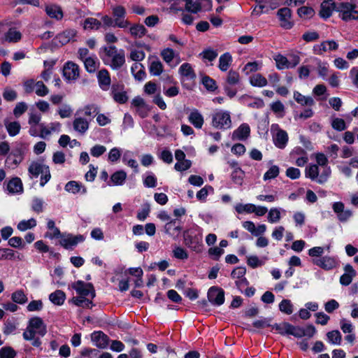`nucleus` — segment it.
Listing matches in <instances>:
<instances>
[{"mask_svg":"<svg viewBox=\"0 0 358 358\" xmlns=\"http://www.w3.org/2000/svg\"><path fill=\"white\" fill-rule=\"evenodd\" d=\"M47 334V327L42 318L33 317L29 319L27 329L22 334L25 341L34 339L36 334L43 337Z\"/></svg>","mask_w":358,"mask_h":358,"instance_id":"1","label":"nucleus"},{"mask_svg":"<svg viewBox=\"0 0 358 358\" xmlns=\"http://www.w3.org/2000/svg\"><path fill=\"white\" fill-rule=\"evenodd\" d=\"M356 8L355 3L343 1L338 3L336 12L342 20L349 22L358 20V10Z\"/></svg>","mask_w":358,"mask_h":358,"instance_id":"2","label":"nucleus"},{"mask_svg":"<svg viewBox=\"0 0 358 358\" xmlns=\"http://www.w3.org/2000/svg\"><path fill=\"white\" fill-rule=\"evenodd\" d=\"M27 151V147L25 144L16 145L7 156L6 166L12 169L16 168L23 161Z\"/></svg>","mask_w":358,"mask_h":358,"instance_id":"3","label":"nucleus"},{"mask_svg":"<svg viewBox=\"0 0 358 358\" xmlns=\"http://www.w3.org/2000/svg\"><path fill=\"white\" fill-rule=\"evenodd\" d=\"M212 125L217 129H227L231 127V120L228 111L220 110L216 112L212 117Z\"/></svg>","mask_w":358,"mask_h":358,"instance_id":"4","label":"nucleus"},{"mask_svg":"<svg viewBox=\"0 0 358 358\" xmlns=\"http://www.w3.org/2000/svg\"><path fill=\"white\" fill-rule=\"evenodd\" d=\"M111 10L115 26L119 28H127L131 25L130 22L125 19L127 12L124 7L122 6H113L111 7Z\"/></svg>","mask_w":358,"mask_h":358,"instance_id":"5","label":"nucleus"},{"mask_svg":"<svg viewBox=\"0 0 358 358\" xmlns=\"http://www.w3.org/2000/svg\"><path fill=\"white\" fill-rule=\"evenodd\" d=\"M72 288L76 291L77 294L83 297L90 295L92 299L96 296L94 286L90 282L86 283L82 280H78L72 285Z\"/></svg>","mask_w":358,"mask_h":358,"instance_id":"6","label":"nucleus"},{"mask_svg":"<svg viewBox=\"0 0 358 358\" xmlns=\"http://www.w3.org/2000/svg\"><path fill=\"white\" fill-rule=\"evenodd\" d=\"M207 296L208 301L213 306H220L224 302V291L217 286L209 288Z\"/></svg>","mask_w":358,"mask_h":358,"instance_id":"7","label":"nucleus"},{"mask_svg":"<svg viewBox=\"0 0 358 358\" xmlns=\"http://www.w3.org/2000/svg\"><path fill=\"white\" fill-rule=\"evenodd\" d=\"M63 76L67 82L75 81L80 76V68L73 62H67L63 67Z\"/></svg>","mask_w":358,"mask_h":358,"instance_id":"8","label":"nucleus"},{"mask_svg":"<svg viewBox=\"0 0 358 358\" xmlns=\"http://www.w3.org/2000/svg\"><path fill=\"white\" fill-rule=\"evenodd\" d=\"M85 241V237L83 235L73 236L72 234H67L63 236L61 238L59 243L66 250H72L79 243H82Z\"/></svg>","mask_w":358,"mask_h":358,"instance_id":"9","label":"nucleus"},{"mask_svg":"<svg viewBox=\"0 0 358 358\" xmlns=\"http://www.w3.org/2000/svg\"><path fill=\"white\" fill-rule=\"evenodd\" d=\"M178 73L182 77L181 83L182 85L185 88L189 89V87L187 86V85L185 83V81L187 80H194L196 78V75L191 64L189 63L182 64L179 68Z\"/></svg>","mask_w":358,"mask_h":358,"instance_id":"10","label":"nucleus"},{"mask_svg":"<svg viewBox=\"0 0 358 358\" xmlns=\"http://www.w3.org/2000/svg\"><path fill=\"white\" fill-rule=\"evenodd\" d=\"M277 15L280 22V26L286 29H289L293 27V22H291L292 11L287 7L280 8Z\"/></svg>","mask_w":358,"mask_h":358,"instance_id":"11","label":"nucleus"},{"mask_svg":"<svg viewBox=\"0 0 358 358\" xmlns=\"http://www.w3.org/2000/svg\"><path fill=\"white\" fill-rule=\"evenodd\" d=\"M91 340L100 349L106 348L110 342L109 337L101 331H94L91 334Z\"/></svg>","mask_w":358,"mask_h":358,"instance_id":"12","label":"nucleus"},{"mask_svg":"<svg viewBox=\"0 0 358 358\" xmlns=\"http://www.w3.org/2000/svg\"><path fill=\"white\" fill-rule=\"evenodd\" d=\"M337 6L338 3L334 2L333 0L324 1L320 6L319 13L320 17L324 20L329 18L332 15L334 10L336 12Z\"/></svg>","mask_w":358,"mask_h":358,"instance_id":"13","label":"nucleus"},{"mask_svg":"<svg viewBox=\"0 0 358 358\" xmlns=\"http://www.w3.org/2000/svg\"><path fill=\"white\" fill-rule=\"evenodd\" d=\"M250 126L246 123H243L234 131L231 139L233 141H245L250 136Z\"/></svg>","mask_w":358,"mask_h":358,"instance_id":"14","label":"nucleus"},{"mask_svg":"<svg viewBox=\"0 0 358 358\" xmlns=\"http://www.w3.org/2000/svg\"><path fill=\"white\" fill-rule=\"evenodd\" d=\"M338 48V45L335 41H325L320 44L315 45L313 47V52L315 54L320 55L327 50H336Z\"/></svg>","mask_w":358,"mask_h":358,"instance_id":"15","label":"nucleus"},{"mask_svg":"<svg viewBox=\"0 0 358 358\" xmlns=\"http://www.w3.org/2000/svg\"><path fill=\"white\" fill-rule=\"evenodd\" d=\"M101 49L103 51V55L100 56L106 65L111 62L113 58L120 53V50H118L115 45L104 46Z\"/></svg>","mask_w":358,"mask_h":358,"instance_id":"16","label":"nucleus"},{"mask_svg":"<svg viewBox=\"0 0 358 358\" xmlns=\"http://www.w3.org/2000/svg\"><path fill=\"white\" fill-rule=\"evenodd\" d=\"M127 177V174L124 170L117 171L110 176L108 185L122 186L124 184Z\"/></svg>","mask_w":358,"mask_h":358,"instance_id":"17","label":"nucleus"},{"mask_svg":"<svg viewBox=\"0 0 358 358\" xmlns=\"http://www.w3.org/2000/svg\"><path fill=\"white\" fill-rule=\"evenodd\" d=\"M345 273L340 278V283L343 286L349 285L356 275L352 266L348 264L344 266Z\"/></svg>","mask_w":358,"mask_h":358,"instance_id":"18","label":"nucleus"},{"mask_svg":"<svg viewBox=\"0 0 358 358\" xmlns=\"http://www.w3.org/2000/svg\"><path fill=\"white\" fill-rule=\"evenodd\" d=\"M97 79L101 90L107 91L110 85L111 79L106 69H101L97 73Z\"/></svg>","mask_w":358,"mask_h":358,"instance_id":"19","label":"nucleus"},{"mask_svg":"<svg viewBox=\"0 0 358 358\" xmlns=\"http://www.w3.org/2000/svg\"><path fill=\"white\" fill-rule=\"evenodd\" d=\"M287 142V133L283 129H278L275 135L273 136L274 145L280 149H283L286 147Z\"/></svg>","mask_w":358,"mask_h":358,"instance_id":"20","label":"nucleus"},{"mask_svg":"<svg viewBox=\"0 0 358 358\" xmlns=\"http://www.w3.org/2000/svg\"><path fill=\"white\" fill-rule=\"evenodd\" d=\"M313 264L324 270H331L336 267V261L334 257L325 256L319 259L313 260Z\"/></svg>","mask_w":358,"mask_h":358,"instance_id":"21","label":"nucleus"},{"mask_svg":"<svg viewBox=\"0 0 358 358\" xmlns=\"http://www.w3.org/2000/svg\"><path fill=\"white\" fill-rule=\"evenodd\" d=\"M6 188L10 194H21L23 192L22 182L18 177L10 179L7 184Z\"/></svg>","mask_w":358,"mask_h":358,"instance_id":"22","label":"nucleus"},{"mask_svg":"<svg viewBox=\"0 0 358 358\" xmlns=\"http://www.w3.org/2000/svg\"><path fill=\"white\" fill-rule=\"evenodd\" d=\"M188 120L196 129H201L204 122L203 115L197 109L190 112Z\"/></svg>","mask_w":358,"mask_h":358,"instance_id":"23","label":"nucleus"},{"mask_svg":"<svg viewBox=\"0 0 358 358\" xmlns=\"http://www.w3.org/2000/svg\"><path fill=\"white\" fill-rule=\"evenodd\" d=\"M45 10L46 14L51 18L59 20L63 17V11L61 7L56 4L47 5Z\"/></svg>","mask_w":358,"mask_h":358,"instance_id":"24","label":"nucleus"},{"mask_svg":"<svg viewBox=\"0 0 358 358\" xmlns=\"http://www.w3.org/2000/svg\"><path fill=\"white\" fill-rule=\"evenodd\" d=\"M64 189L72 194H76L79 192H81L83 194L87 192L86 187L83 186L81 183L75 180L68 182L64 187Z\"/></svg>","mask_w":358,"mask_h":358,"instance_id":"25","label":"nucleus"},{"mask_svg":"<svg viewBox=\"0 0 358 358\" xmlns=\"http://www.w3.org/2000/svg\"><path fill=\"white\" fill-rule=\"evenodd\" d=\"M73 127L75 131L84 134L89 129V122L83 117H76L73 122Z\"/></svg>","mask_w":358,"mask_h":358,"instance_id":"26","label":"nucleus"},{"mask_svg":"<svg viewBox=\"0 0 358 358\" xmlns=\"http://www.w3.org/2000/svg\"><path fill=\"white\" fill-rule=\"evenodd\" d=\"M76 35V31L75 29H67L61 34H59L56 36V40L61 45H65L69 43Z\"/></svg>","mask_w":358,"mask_h":358,"instance_id":"27","label":"nucleus"},{"mask_svg":"<svg viewBox=\"0 0 358 358\" xmlns=\"http://www.w3.org/2000/svg\"><path fill=\"white\" fill-rule=\"evenodd\" d=\"M45 167L49 166L40 162H32L29 166L28 171L33 177L37 178L45 171Z\"/></svg>","mask_w":358,"mask_h":358,"instance_id":"28","label":"nucleus"},{"mask_svg":"<svg viewBox=\"0 0 358 358\" xmlns=\"http://www.w3.org/2000/svg\"><path fill=\"white\" fill-rule=\"evenodd\" d=\"M129 32L134 38H141L144 36L148 31L141 24H134L130 26Z\"/></svg>","mask_w":358,"mask_h":358,"instance_id":"29","label":"nucleus"},{"mask_svg":"<svg viewBox=\"0 0 358 358\" xmlns=\"http://www.w3.org/2000/svg\"><path fill=\"white\" fill-rule=\"evenodd\" d=\"M3 123L10 136H15L20 133L21 125L18 122H10L8 120L5 119Z\"/></svg>","mask_w":358,"mask_h":358,"instance_id":"30","label":"nucleus"},{"mask_svg":"<svg viewBox=\"0 0 358 358\" xmlns=\"http://www.w3.org/2000/svg\"><path fill=\"white\" fill-rule=\"evenodd\" d=\"M294 99L299 104L303 106H313L315 105V101L311 96H304L297 91L294 92Z\"/></svg>","mask_w":358,"mask_h":358,"instance_id":"31","label":"nucleus"},{"mask_svg":"<svg viewBox=\"0 0 358 358\" xmlns=\"http://www.w3.org/2000/svg\"><path fill=\"white\" fill-rule=\"evenodd\" d=\"M124 63L125 53L124 50L120 49V53L113 58V60L111 61V62H109V64H107L106 65L110 66L114 70H118L124 64Z\"/></svg>","mask_w":358,"mask_h":358,"instance_id":"32","label":"nucleus"},{"mask_svg":"<svg viewBox=\"0 0 358 358\" xmlns=\"http://www.w3.org/2000/svg\"><path fill=\"white\" fill-rule=\"evenodd\" d=\"M49 299L55 305L61 306L66 299V294L63 291L57 289L49 295Z\"/></svg>","mask_w":358,"mask_h":358,"instance_id":"33","label":"nucleus"},{"mask_svg":"<svg viewBox=\"0 0 358 358\" xmlns=\"http://www.w3.org/2000/svg\"><path fill=\"white\" fill-rule=\"evenodd\" d=\"M232 62V57L229 52H225L219 58V69L222 71H227Z\"/></svg>","mask_w":358,"mask_h":358,"instance_id":"34","label":"nucleus"},{"mask_svg":"<svg viewBox=\"0 0 358 358\" xmlns=\"http://www.w3.org/2000/svg\"><path fill=\"white\" fill-rule=\"evenodd\" d=\"M250 83L254 87H262L267 85L268 81L262 74L256 73L250 78Z\"/></svg>","mask_w":358,"mask_h":358,"instance_id":"35","label":"nucleus"},{"mask_svg":"<svg viewBox=\"0 0 358 358\" xmlns=\"http://www.w3.org/2000/svg\"><path fill=\"white\" fill-rule=\"evenodd\" d=\"M83 63L86 71L90 73L96 71L99 64L96 57H88L83 61Z\"/></svg>","mask_w":358,"mask_h":358,"instance_id":"36","label":"nucleus"},{"mask_svg":"<svg viewBox=\"0 0 358 358\" xmlns=\"http://www.w3.org/2000/svg\"><path fill=\"white\" fill-rule=\"evenodd\" d=\"M327 338L329 343L339 345L341 343L342 336L338 330H333L327 334Z\"/></svg>","mask_w":358,"mask_h":358,"instance_id":"37","label":"nucleus"},{"mask_svg":"<svg viewBox=\"0 0 358 358\" xmlns=\"http://www.w3.org/2000/svg\"><path fill=\"white\" fill-rule=\"evenodd\" d=\"M149 71L152 76H159L163 71V65L162 62L158 59L151 62L149 66Z\"/></svg>","mask_w":358,"mask_h":358,"instance_id":"38","label":"nucleus"},{"mask_svg":"<svg viewBox=\"0 0 358 358\" xmlns=\"http://www.w3.org/2000/svg\"><path fill=\"white\" fill-rule=\"evenodd\" d=\"M287 329V334L292 335L296 338H302L304 336L303 328L299 326H294L292 324L286 325Z\"/></svg>","mask_w":358,"mask_h":358,"instance_id":"39","label":"nucleus"},{"mask_svg":"<svg viewBox=\"0 0 358 358\" xmlns=\"http://www.w3.org/2000/svg\"><path fill=\"white\" fill-rule=\"evenodd\" d=\"M72 301L76 306L83 308H90L94 306L92 300L83 296L73 297Z\"/></svg>","mask_w":358,"mask_h":358,"instance_id":"40","label":"nucleus"},{"mask_svg":"<svg viewBox=\"0 0 358 358\" xmlns=\"http://www.w3.org/2000/svg\"><path fill=\"white\" fill-rule=\"evenodd\" d=\"M306 176L312 180H316L319 178V168L317 165H310L306 169Z\"/></svg>","mask_w":358,"mask_h":358,"instance_id":"41","label":"nucleus"},{"mask_svg":"<svg viewBox=\"0 0 358 358\" xmlns=\"http://www.w3.org/2000/svg\"><path fill=\"white\" fill-rule=\"evenodd\" d=\"M36 226V221L34 218L28 220H22L17 224V229L24 231L27 229H32Z\"/></svg>","mask_w":358,"mask_h":358,"instance_id":"42","label":"nucleus"},{"mask_svg":"<svg viewBox=\"0 0 358 358\" xmlns=\"http://www.w3.org/2000/svg\"><path fill=\"white\" fill-rule=\"evenodd\" d=\"M11 299L14 303L24 304L27 301V297L22 290H17L12 294Z\"/></svg>","mask_w":358,"mask_h":358,"instance_id":"43","label":"nucleus"},{"mask_svg":"<svg viewBox=\"0 0 358 358\" xmlns=\"http://www.w3.org/2000/svg\"><path fill=\"white\" fill-rule=\"evenodd\" d=\"M244 175V171L240 167H236L231 173V180L236 184L242 185Z\"/></svg>","mask_w":358,"mask_h":358,"instance_id":"44","label":"nucleus"},{"mask_svg":"<svg viewBox=\"0 0 358 358\" xmlns=\"http://www.w3.org/2000/svg\"><path fill=\"white\" fill-rule=\"evenodd\" d=\"M281 218L280 208H272L268 213L267 219L270 223H277Z\"/></svg>","mask_w":358,"mask_h":358,"instance_id":"45","label":"nucleus"},{"mask_svg":"<svg viewBox=\"0 0 358 358\" xmlns=\"http://www.w3.org/2000/svg\"><path fill=\"white\" fill-rule=\"evenodd\" d=\"M21 33L14 29H10L6 34V40L10 43L17 42L21 38Z\"/></svg>","mask_w":358,"mask_h":358,"instance_id":"46","label":"nucleus"},{"mask_svg":"<svg viewBox=\"0 0 358 358\" xmlns=\"http://www.w3.org/2000/svg\"><path fill=\"white\" fill-rule=\"evenodd\" d=\"M279 309L287 315H291L293 313V305L290 300L283 299L279 304Z\"/></svg>","mask_w":358,"mask_h":358,"instance_id":"47","label":"nucleus"},{"mask_svg":"<svg viewBox=\"0 0 358 358\" xmlns=\"http://www.w3.org/2000/svg\"><path fill=\"white\" fill-rule=\"evenodd\" d=\"M254 208H255V205L252 203H237L235 206L236 211L239 214H241L244 212L247 213H252L255 210Z\"/></svg>","mask_w":358,"mask_h":358,"instance_id":"48","label":"nucleus"},{"mask_svg":"<svg viewBox=\"0 0 358 358\" xmlns=\"http://www.w3.org/2000/svg\"><path fill=\"white\" fill-rule=\"evenodd\" d=\"M240 81L239 73L234 70H230L228 73L226 82L227 85H237Z\"/></svg>","mask_w":358,"mask_h":358,"instance_id":"49","label":"nucleus"},{"mask_svg":"<svg viewBox=\"0 0 358 358\" xmlns=\"http://www.w3.org/2000/svg\"><path fill=\"white\" fill-rule=\"evenodd\" d=\"M202 84L207 90L210 92H214L217 87L215 80L208 76L202 78Z\"/></svg>","mask_w":358,"mask_h":358,"instance_id":"50","label":"nucleus"},{"mask_svg":"<svg viewBox=\"0 0 358 358\" xmlns=\"http://www.w3.org/2000/svg\"><path fill=\"white\" fill-rule=\"evenodd\" d=\"M317 64L318 76L324 80H327L329 69H328L327 63L322 62L320 60H318Z\"/></svg>","mask_w":358,"mask_h":358,"instance_id":"51","label":"nucleus"},{"mask_svg":"<svg viewBox=\"0 0 358 358\" xmlns=\"http://www.w3.org/2000/svg\"><path fill=\"white\" fill-rule=\"evenodd\" d=\"M331 127L334 129L338 131H344L347 128L345 120L339 117L332 119Z\"/></svg>","mask_w":358,"mask_h":358,"instance_id":"52","label":"nucleus"},{"mask_svg":"<svg viewBox=\"0 0 358 358\" xmlns=\"http://www.w3.org/2000/svg\"><path fill=\"white\" fill-rule=\"evenodd\" d=\"M275 62H276V66L278 69L282 70L285 69H289L288 65V59L282 55H278L274 58Z\"/></svg>","mask_w":358,"mask_h":358,"instance_id":"53","label":"nucleus"},{"mask_svg":"<svg viewBox=\"0 0 358 358\" xmlns=\"http://www.w3.org/2000/svg\"><path fill=\"white\" fill-rule=\"evenodd\" d=\"M17 353L11 347L6 346L0 349V358H15Z\"/></svg>","mask_w":358,"mask_h":358,"instance_id":"54","label":"nucleus"},{"mask_svg":"<svg viewBox=\"0 0 358 358\" xmlns=\"http://www.w3.org/2000/svg\"><path fill=\"white\" fill-rule=\"evenodd\" d=\"M297 13L301 17L310 18L314 15L315 11L311 7L302 6L298 9Z\"/></svg>","mask_w":358,"mask_h":358,"instance_id":"55","label":"nucleus"},{"mask_svg":"<svg viewBox=\"0 0 358 358\" xmlns=\"http://www.w3.org/2000/svg\"><path fill=\"white\" fill-rule=\"evenodd\" d=\"M279 167L276 165L272 166L264 175V180L275 178L279 175Z\"/></svg>","mask_w":358,"mask_h":358,"instance_id":"56","label":"nucleus"},{"mask_svg":"<svg viewBox=\"0 0 358 358\" xmlns=\"http://www.w3.org/2000/svg\"><path fill=\"white\" fill-rule=\"evenodd\" d=\"M185 244L191 248L193 250H199L200 245L199 244V241L196 240V238H193L189 235H187L185 236Z\"/></svg>","mask_w":358,"mask_h":358,"instance_id":"57","label":"nucleus"},{"mask_svg":"<svg viewBox=\"0 0 358 358\" xmlns=\"http://www.w3.org/2000/svg\"><path fill=\"white\" fill-rule=\"evenodd\" d=\"M101 26V22L92 17L85 19L84 22V29H98Z\"/></svg>","mask_w":358,"mask_h":358,"instance_id":"58","label":"nucleus"},{"mask_svg":"<svg viewBox=\"0 0 358 358\" xmlns=\"http://www.w3.org/2000/svg\"><path fill=\"white\" fill-rule=\"evenodd\" d=\"M36 94L39 96H45L49 93L48 88L42 81L36 82Z\"/></svg>","mask_w":358,"mask_h":358,"instance_id":"59","label":"nucleus"},{"mask_svg":"<svg viewBox=\"0 0 358 358\" xmlns=\"http://www.w3.org/2000/svg\"><path fill=\"white\" fill-rule=\"evenodd\" d=\"M175 52L171 48H166L161 52V56L164 62L170 64L174 58Z\"/></svg>","mask_w":358,"mask_h":358,"instance_id":"60","label":"nucleus"},{"mask_svg":"<svg viewBox=\"0 0 358 358\" xmlns=\"http://www.w3.org/2000/svg\"><path fill=\"white\" fill-rule=\"evenodd\" d=\"M106 151V148L102 145H95L90 149V154L94 157L101 156Z\"/></svg>","mask_w":358,"mask_h":358,"instance_id":"61","label":"nucleus"},{"mask_svg":"<svg viewBox=\"0 0 358 358\" xmlns=\"http://www.w3.org/2000/svg\"><path fill=\"white\" fill-rule=\"evenodd\" d=\"M185 10L192 13H197L201 10V6L198 1H192L185 3Z\"/></svg>","mask_w":358,"mask_h":358,"instance_id":"62","label":"nucleus"},{"mask_svg":"<svg viewBox=\"0 0 358 358\" xmlns=\"http://www.w3.org/2000/svg\"><path fill=\"white\" fill-rule=\"evenodd\" d=\"M331 87H338L340 85V73L334 72L326 80Z\"/></svg>","mask_w":358,"mask_h":358,"instance_id":"63","label":"nucleus"},{"mask_svg":"<svg viewBox=\"0 0 358 358\" xmlns=\"http://www.w3.org/2000/svg\"><path fill=\"white\" fill-rule=\"evenodd\" d=\"M42 308H43V302L41 300L31 301L27 306V309L29 312L39 311Z\"/></svg>","mask_w":358,"mask_h":358,"instance_id":"64","label":"nucleus"}]
</instances>
